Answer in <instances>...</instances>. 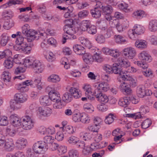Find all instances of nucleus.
I'll use <instances>...</instances> for the list:
<instances>
[{
    "label": "nucleus",
    "mask_w": 157,
    "mask_h": 157,
    "mask_svg": "<svg viewBox=\"0 0 157 157\" xmlns=\"http://www.w3.org/2000/svg\"><path fill=\"white\" fill-rule=\"evenodd\" d=\"M129 101L127 97L120 98L118 101V104L121 106L126 107L129 104Z\"/></svg>",
    "instance_id": "nucleus-41"
},
{
    "label": "nucleus",
    "mask_w": 157,
    "mask_h": 157,
    "mask_svg": "<svg viewBox=\"0 0 157 157\" xmlns=\"http://www.w3.org/2000/svg\"><path fill=\"white\" fill-rule=\"evenodd\" d=\"M94 88V94H98L102 92L108 91L109 88V84L106 82H98L94 83L93 85Z\"/></svg>",
    "instance_id": "nucleus-6"
},
{
    "label": "nucleus",
    "mask_w": 157,
    "mask_h": 157,
    "mask_svg": "<svg viewBox=\"0 0 157 157\" xmlns=\"http://www.w3.org/2000/svg\"><path fill=\"white\" fill-rule=\"evenodd\" d=\"M9 124L8 117L5 116H1L0 117V125L5 126Z\"/></svg>",
    "instance_id": "nucleus-62"
},
{
    "label": "nucleus",
    "mask_w": 157,
    "mask_h": 157,
    "mask_svg": "<svg viewBox=\"0 0 157 157\" xmlns=\"http://www.w3.org/2000/svg\"><path fill=\"white\" fill-rule=\"evenodd\" d=\"M48 148L47 144L42 141H37L34 144L33 147V150L37 154H43Z\"/></svg>",
    "instance_id": "nucleus-4"
},
{
    "label": "nucleus",
    "mask_w": 157,
    "mask_h": 157,
    "mask_svg": "<svg viewBox=\"0 0 157 157\" xmlns=\"http://www.w3.org/2000/svg\"><path fill=\"white\" fill-rule=\"evenodd\" d=\"M49 98L51 101L55 102L56 101H59L61 99L60 94L58 92L55 90H51L48 94Z\"/></svg>",
    "instance_id": "nucleus-20"
},
{
    "label": "nucleus",
    "mask_w": 157,
    "mask_h": 157,
    "mask_svg": "<svg viewBox=\"0 0 157 157\" xmlns=\"http://www.w3.org/2000/svg\"><path fill=\"white\" fill-rule=\"evenodd\" d=\"M10 120L12 125L17 129L22 131L21 120L19 116L16 114H12L10 116Z\"/></svg>",
    "instance_id": "nucleus-7"
},
{
    "label": "nucleus",
    "mask_w": 157,
    "mask_h": 157,
    "mask_svg": "<svg viewBox=\"0 0 157 157\" xmlns=\"http://www.w3.org/2000/svg\"><path fill=\"white\" fill-rule=\"evenodd\" d=\"M79 138L75 136H72L68 138L67 141L71 144L75 145L78 143L79 141Z\"/></svg>",
    "instance_id": "nucleus-58"
},
{
    "label": "nucleus",
    "mask_w": 157,
    "mask_h": 157,
    "mask_svg": "<svg viewBox=\"0 0 157 157\" xmlns=\"http://www.w3.org/2000/svg\"><path fill=\"white\" fill-rule=\"evenodd\" d=\"M21 1L19 0H9L6 3L3 5L5 8L9 7L13 5L19 4Z\"/></svg>",
    "instance_id": "nucleus-57"
},
{
    "label": "nucleus",
    "mask_w": 157,
    "mask_h": 157,
    "mask_svg": "<svg viewBox=\"0 0 157 157\" xmlns=\"http://www.w3.org/2000/svg\"><path fill=\"white\" fill-rule=\"evenodd\" d=\"M21 131V130L17 129H15L11 127H8L6 129V132L7 133L12 136H14L17 132H20Z\"/></svg>",
    "instance_id": "nucleus-52"
},
{
    "label": "nucleus",
    "mask_w": 157,
    "mask_h": 157,
    "mask_svg": "<svg viewBox=\"0 0 157 157\" xmlns=\"http://www.w3.org/2000/svg\"><path fill=\"white\" fill-rule=\"evenodd\" d=\"M138 57L140 60L144 62H150L152 60L151 56L146 51H141L138 54Z\"/></svg>",
    "instance_id": "nucleus-13"
},
{
    "label": "nucleus",
    "mask_w": 157,
    "mask_h": 157,
    "mask_svg": "<svg viewBox=\"0 0 157 157\" xmlns=\"http://www.w3.org/2000/svg\"><path fill=\"white\" fill-rule=\"evenodd\" d=\"M73 8L71 6H69L67 9L65 11V14L64 17L65 18H69L72 17L73 16Z\"/></svg>",
    "instance_id": "nucleus-35"
},
{
    "label": "nucleus",
    "mask_w": 157,
    "mask_h": 157,
    "mask_svg": "<svg viewBox=\"0 0 157 157\" xmlns=\"http://www.w3.org/2000/svg\"><path fill=\"white\" fill-rule=\"evenodd\" d=\"M114 38L115 42L118 44H124L128 42V41L123 36L120 35H115Z\"/></svg>",
    "instance_id": "nucleus-34"
},
{
    "label": "nucleus",
    "mask_w": 157,
    "mask_h": 157,
    "mask_svg": "<svg viewBox=\"0 0 157 157\" xmlns=\"http://www.w3.org/2000/svg\"><path fill=\"white\" fill-rule=\"evenodd\" d=\"M14 144L13 140L11 139H6L4 144L5 148L8 151H11L13 148Z\"/></svg>",
    "instance_id": "nucleus-26"
},
{
    "label": "nucleus",
    "mask_w": 157,
    "mask_h": 157,
    "mask_svg": "<svg viewBox=\"0 0 157 157\" xmlns=\"http://www.w3.org/2000/svg\"><path fill=\"white\" fill-rule=\"evenodd\" d=\"M74 51L76 54L78 55H82L85 52L84 48L79 44L75 45L73 46Z\"/></svg>",
    "instance_id": "nucleus-25"
},
{
    "label": "nucleus",
    "mask_w": 157,
    "mask_h": 157,
    "mask_svg": "<svg viewBox=\"0 0 157 157\" xmlns=\"http://www.w3.org/2000/svg\"><path fill=\"white\" fill-rule=\"evenodd\" d=\"M136 92L138 96L140 98H143L145 96V90L141 86L137 88Z\"/></svg>",
    "instance_id": "nucleus-43"
},
{
    "label": "nucleus",
    "mask_w": 157,
    "mask_h": 157,
    "mask_svg": "<svg viewBox=\"0 0 157 157\" xmlns=\"http://www.w3.org/2000/svg\"><path fill=\"white\" fill-rule=\"evenodd\" d=\"M16 147L19 149L24 148L27 144V140L25 138H20L18 139L15 143Z\"/></svg>",
    "instance_id": "nucleus-18"
},
{
    "label": "nucleus",
    "mask_w": 157,
    "mask_h": 157,
    "mask_svg": "<svg viewBox=\"0 0 157 157\" xmlns=\"http://www.w3.org/2000/svg\"><path fill=\"white\" fill-rule=\"evenodd\" d=\"M135 64L144 69L142 71L143 75L147 77L151 76L152 75V71L150 68H147L148 65L145 63H142L140 61H135L133 62Z\"/></svg>",
    "instance_id": "nucleus-9"
},
{
    "label": "nucleus",
    "mask_w": 157,
    "mask_h": 157,
    "mask_svg": "<svg viewBox=\"0 0 157 157\" xmlns=\"http://www.w3.org/2000/svg\"><path fill=\"white\" fill-rule=\"evenodd\" d=\"M19 103L14 99L11 100L10 102V108L13 110H17L20 109L21 106Z\"/></svg>",
    "instance_id": "nucleus-30"
},
{
    "label": "nucleus",
    "mask_w": 157,
    "mask_h": 157,
    "mask_svg": "<svg viewBox=\"0 0 157 157\" xmlns=\"http://www.w3.org/2000/svg\"><path fill=\"white\" fill-rule=\"evenodd\" d=\"M34 63L32 68L34 72L38 74L42 73L45 69V65L43 63L36 59Z\"/></svg>",
    "instance_id": "nucleus-11"
},
{
    "label": "nucleus",
    "mask_w": 157,
    "mask_h": 157,
    "mask_svg": "<svg viewBox=\"0 0 157 157\" xmlns=\"http://www.w3.org/2000/svg\"><path fill=\"white\" fill-rule=\"evenodd\" d=\"M133 28L138 36L143 34L145 31L144 27L140 25H135Z\"/></svg>",
    "instance_id": "nucleus-29"
},
{
    "label": "nucleus",
    "mask_w": 157,
    "mask_h": 157,
    "mask_svg": "<svg viewBox=\"0 0 157 157\" xmlns=\"http://www.w3.org/2000/svg\"><path fill=\"white\" fill-rule=\"evenodd\" d=\"M117 62L119 64L123 67L125 68L127 70L128 68L130 67V63L128 61H124L123 57H119L117 59Z\"/></svg>",
    "instance_id": "nucleus-28"
},
{
    "label": "nucleus",
    "mask_w": 157,
    "mask_h": 157,
    "mask_svg": "<svg viewBox=\"0 0 157 157\" xmlns=\"http://www.w3.org/2000/svg\"><path fill=\"white\" fill-rule=\"evenodd\" d=\"M84 109L87 113H91L94 111V108L93 106L89 103L85 104L83 106Z\"/></svg>",
    "instance_id": "nucleus-53"
},
{
    "label": "nucleus",
    "mask_w": 157,
    "mask_h": 157,
    "mask_svg": "<svg viewBox=\"0 0 157 157\" xmlns=\"http://www.w3.org/2000/svg\"><path fill=\"white\" fill-rule=\"evenodd\" d=\"M30 80H26L21 83L17 84L15 85V88L20 91L25 92L29 90L28 86H30Z\"/></svg>",
    "instance_id": "nucleus-12"
},
{
    "label": "nucleus",
    "mask_w": 157,
    "mask_h": 157,
    "mask_svg": "<svg viewBox=\"0 0 157 157\" xmlns=\"http://www.w3.org/2000/svg\"><path fill=\"white\" fill-rule=\"evenodd\" d=\"M22 56L21 55L16 54L14 56L13 59L12 61L14 63L20 64L21 63V61L22 60Z\"/></svg>",
    "instance_id": "nucleus-59"
},
{
    "label": "nucleus",
    "mask_w": 157,
    "mask_h": 157,
    "mask_svg": "<svg viewBox=\"0 0 157 157\" xmlns=\"http://www.w3.org/2000/svg\"><path fill=\"white\" fill-rule=\"evenodd\" d=\"M148 29L151 32H155L157 31V20H152L149 23Z\"/></svg>",
    "instance_id": "nucleus-31"
},
{
    "label": "nucleus",
    "mask_w": 157,
    "mask_h": 157,
    "mask_svg": "<svg viewBox=\"0 0 157 157\" xmlns=\"http://www.w3.org/2000/svg\"><path fill=\"white\" fill-rule=\"evenodd\" d=\"M12 55V52L9 49L5 50L3 52L0 51V60L6 57H10Z\"/></svg>",
    "instance_id": "nucleus-44"
},
{
    "label": "nucleus",
    "mask_w": 157,
    "mask_h": 157,
    "mask_svg": "<svg viewBox=\"0 0 157 157\" xmlns=\"http://www.w3.org/2000/svg\"><path fill=\"white\" fill-rule=\"evenodd\" d=\"M94 94L98 101L101 103H106L108 101V98L105 94L101 93Z\"/></svg>",
    "instance_id": "nucleus-19"
},
{
    "label": "nucleus",
    "mask_w": 157,
    "mask_h": 157,
    "mask_svg": "<svg viewBox=\"0 0 157 157\" xmlns=\"http://www.w3.org/2000/svg\"><path fill=\"white\" fill-rule=\"evenodd\" d=\"M13 61L10 59H7L4 61L3 63L4 66L6 68L10 69L11 68L13 65Z\"/></svg>",
    "instance_id": "nucleus-64"
},
{
    "label": "nucleus",
    "mask_w": 157,
    "mask_h": 157,
    "mask_svg": "<svg viewBox=\"0 0 157 157\" xmlns=\"http://www.w3.org/2000/svg\"><path fill=\"white\" fill-rule=\"evenodd\" d=\"M48 81L49 82L56 83L59 82L60 81V78L59 76L52 74L48 77Z\"/></svg>",
    "instance_id": "nucleus-48"
},
{
    "label": "nucleus",
    "mask_w": 157,
    "mask_h": 157,
    "mask_svg": "<svg viewBox=\"0 0 157 157\" xmlns=\"http://www.w3.org/2000/svg\"><path fill=\"white\" fill-rule=\"evenodd\" d=\"M15 43L13 47L15 50L26 54L30 53L31 48L28 46L22 36L20 35L17 37Z\"/></svg>",
    "instance_id": "nucleus-1"
},
{
    "label": "nucleus",
    "mask_w": 157,
    "mask_h": 157,
    "mask_svg": "<svg viewBox=\"0 0 157 157\" xmlns=\"http://www.w3.org/2000/svg\"><path fill=\"white\" fill-rule=\"evenodd\" d=\"M112 73L118 74L122 71L120 65L117 63H114L112 65Z\"/></svg>",
    "instance_id": "nucleus-45"
},
{
    "label": "nucleus",
    "mask_w": 157,
    "mask_h": 157,
    "mask_svg": "<svg viewBox=\"0 0 157 157\" xmlns=\"http://www.w3.org/2000/svg\"><path fill=\"white\" fill-rule=\"evenodd\" d=\"M90 121V117L87 114L83 113L81 114V121L83 123L88 124Z\"/></svg>",
    "instance_id": "nucleus-50"
},
{
    "label": "nucleus",
    "mask_w": 157,
    "mask_h": 157,
    "mask_svg": "<svg viewBox=\"0 0 157 157\" xmlns=\"http://www.w3.org/2000/svg\"><path fill=\"white\" fill-rule=\"evenodd\" d=\"M36 59L32 57H27L24 59L23 64L26 67L31 66L32 67Z\"/></svg>",
    "instance_id": "nucleus-27"
},
{
    "label": "nucleus",
    "mask_w": 157,
    "mask_h": 157,
    "mask_svg": "<svg viewBox=\"0 0 157 157\" xmlns=\"http://www.w3.org/2000/svg\"><path fill=\"white\" fill-rule=\"evenodd\" d=\"M31 29L29 25L25 24L22 27V33L24 35L26 36Z\"/></svg>",
    "instance_id": "nucleus-63"
},
{
    "label": "nucleus",
    "mask_w": 157,
    "mask_h": 157,
    "mask_svg": "<svg viewBox=\"0 0 157 157\" xmlns=\"http://www.w3.org/2000/svg\"><path fill=\"white\" fill-rule=\"evenodd\" d=\"M144 12L142 10H137L135 11L132 14L133 17L140 19L143 18L144 15Z\"/></svg>",
    "instance_id": "nucleus-39"
},
{
    "label": "nucleus",
    "mask_w": 157,
    "mask_h": 157,
    "mask_svg": "<svg viewBox=\"0 0 157 157\" xmlns=\"http://www.w3.org/2000/svg\"><path fill=\"white\" fill-rule=\"evenodd\" d=\"M114 116L113 114L109 113L106 116L105 120V122L106 124H110L114 121Z\"/></svg>",
    "instance_id": "nucleus-55"
},
{
    "label": "nucleus",
    "mask_w": 157,
    "mask_h": 157,
    "mask_svg": "<svg viewBox=\"0 0 157 157\" xmlns=\"http://www.w3.org/2000/svg\"><path fill=\"white\" fill-rule=\"evenodd\" d=\"M101 33L106 38L110 37L113 34V28L112 27H102L101 28Z\"/></svg>",
    "instance_id": "nucleus-17"
},
{
    "label": "nucleus",
    "mask_w": 157,
    "mask_h": 157,
    "mask_svg": "<svg viewBox=\"0 0 157 157\" xmlns=\"http://www.w3.org/2000/svg\"><path fill=\"white\" fill-rule=\"evenodd\" d=\"M120 90L122 92H125L127 94H129L131 92V89L130 86L126 83H121L119 87Z\"/></svg>",
    "instance_id": "nucleus-24"
},
{
    "label": "nucleus",
    "mask_w": 157,
    "mask_h": 157,
    "mask_svg": "<svg viewBox=\"0 0 157 157\" xmlns=\"http://www.w3.org/2000/svg\"><path fill=\"white\" fill-rule=\"evenodd\" d=\"M46 59L49 62H52L56 59V56L51 52H48L45 55Z\"/></svg>",
    "instance_id": "nucleus-49"
},
{
    "label": "nucleus",
    "mask_w": 157,
    "mask_h": 157,
    "mask_svg": "<svg viewBox=\"0 0 157 157\" xmlns=\"http://www.w3.org/2000/svg\"><path fill=\"white\" fill-rule=\"evenodd\" d=\"M90 25V22L89 21L83 20L80 23V28L82 31H86Z\"/></svg>",
    "instance_id": "nucleus-37"
},
{
    "label": "nucleus",
    "mask_w": 157,
    "mask_h": 157,
    "mask_svg": "<svg viewBox=\"0 0 157 157\" xmlns=\"http://www.w3.org/2000/svg\"><path fill=\"white\" fill-rule=\"evenodd\" d=\"M11 77V74L8 71H4L2 75V78L5 83L10 81Z\"/></svg>",
    "instance_id": "nucleus-42"
},
{
    "label": "nucleus",
    "mask_w": 157,
    "mask_h": 157,
    "mask_svg": "<svg viewBox=\"0 0 157 157\" xmlns=\"http://www.w3.org/2000/svg\"><path fill=\"white\" fill-rule=\"evenodd\" d=\"M86 42L84 45L88 48L90 49L92 52H96V51H98V49L94 47L93 46L91 43L88 39L86 41Z\"/></svg>",
    "instance_id": "nucleus-51"
},
{
    "label": "nucleus",
    "mask_w": 157,
    "mask_h": 157,
    "mask_svg": "<svg viewBox=\"0 0 157 157\" xmlns=\"http://www.w3.org/2000/svg\"><path fill=\"white\" fill-rule=\"evenodd\" d=\"M52 112V109L48 107H40L36 110V114L39 117H47L49 116Z\"/></svg>",
    "instance_id": "nucleus-8"
},
{
    "label": "nucleus",
    "mask_w": 157,
    "mask_h": 157,
    "mask_svg": "<svg viewBox=\"0 0 157 157\" xmlns=\"http://www.w3.org/2000/svg\"><path fill=\"white\" fill-rule=\"evenodd\" d=\"M65 32L63 35V38L64 40L63 41V43L64 44L66 42V40L68 39L71 40L75 39L76 38V36L74 35L76 32V29L74 28L66 25L64 29Z\"/></svg>",
    "instance_id": "nucleus-3"
},
{
    "label": "nucleus",
    "mask_w": 157,
    "mask_h": 157,
    "mask_svg": "<svg viewBox=\"0 0 157 157\" xmlns=\"http://www.w3.org/2000/svg\"><path fill=\"white\" fill-rule=\"evenodd\" d=\"M28 98L27 95L25 94L17 93L14 96V100L19 102L23 103L26 101Z\"/></svg>",
    "instance_id": "nucleus-15"
},
{
    "label": "nucleus",
    "mask_w": 157,
    "mask_h": 157,
    "mask_svg": "<svg viewBox=\"0 0 157 157\" xmlns=\"http://www.w3.org/2000/svg\"><path fill=\"white\" fill-rule=\"evenodd\" d=\"M41 77L40 76L36 77L33 81L32 82L30 80V86L31 87L34 88L36 86L37 89L41 90L42 89V83L41 82Z\"/></svg>",
    "instance_id": "nucleus-16"
},
{
    "label": "nucleus",
    "mask_w": 157,
    "mask_h": 157,
    "mask_svg": "<svg viewBox=\"0 0 157 157\" xmlns=\"http://www.w3.org/2000/svg\"><path fill=\"white\" fill-rule=\"evenodd\" d=\"M28 42H31L34 40L41 39H44L47 38L46 33L44 32H41L31 29L26 36Z\"/></svg>",
    "instance_id": "nucleus-2"
},
{
    "label": "nucleus",
    "mask_w": 157,
    "mask_h": 157,
    "mask_svg": "<svg viewBox=\"0 0 157 157\" xmlns=\"http://www.w3.org/2000/svg\"><path fill=\"white\" fill-rule=\"evenodd\" d=\"M99 8L95 7L91 10V13L92 16L96 18H98L101 16V11Z\"/></svg>",
    "instance_id": "nucleus-38"
},
{
    "label": "nucleus",
    "mask_w": 157,
    "mask_h": 157,
    "mask_svg": "<svg viewBox=\"0 0 157 157\" xmlns=\"http://www.w3.org/2000/svg\"><path fill=\"white\" fill-rule=\"evenodd\" d=\"M93 135L90 133L81 132L79 134V137L85 141H89L92 139Z\"/></svg>",
    "instance_id": "nucleus-22"
},
{
    "label": "nucleus",
    "mask_w": 157,
    "mask_h": 157,
    "mask_svg": "<svg viewBox=\"0 0 157 157\" xmlns=\"http://www.w3.org/2000/svg\"><path fill=\"white\" fill-rule=\"evenodd\" d=\"M40 102L42 105L45 106L49 105L51 104V100L48 96L41 97L40 99Z\"/></svg>",
    "instance_id": "nucleus-33"
},
{
    "label": "nucleus",
    "mask_w": 157,
    "mask_h": 157,
    "mask_svg": "<svg viewBox=\"0 0 157 157\" xmlns=\"http://www.w3.org/2000/svg\"><path fill=\"white\" fill-rule=\"evenodd\" d=\"M101 9L104 14H110L113 11V8L110 6H103Z\"/></svg>",
    "instance_id": "nucleus-56"
},
{
    "label": "nucleus",
    "mask_w": 157,
    "mask_h": 157,
    "mask_svg": "<svg viewBox=\"0 0 157 157\" xmlns=\"http://www.w3.org/2000/svg\"><path fill=\"white\" fill-rule=\"evenodd\" d=\"M147 42L142 40H137L135 43V47L139 49L142 50L147 48Z\"/></svg>",
    "instance_id": "nucleus-21"
},
{
    "label": "nucleus",
    "mask_w": 157,
    "mask_h": 157,
    "mask_svg": "<svg viewBox=\"0 0 157 157\" xmlns=\"http://www.w3.org/2000/svg\"><path fill=\"white\" fill-rule=\"evenodd\" d=\"M54 138L51 136H46L44 138L43 142L46 144L48 147V144H50L53 142Z\"/></svg>",
    "instance_id": "nucleus-61"
},
{
    "label": "nucleus",
    "mask_w": 157,
    "mask_h": 157,
    "mask_svg": "<svg viewBox=\"0 0 157 157\" xmlns=\"http://www.w3.org/2000/svg\"><path fill=\"white\" fill-rule=\"evenodd\" d=\"M69 91L75 98H78L81 97V91L79 89L72 87L70 89Z\"/></svg>",
    "instance_id": "nucleus-23"
},
{
    "label": "nucleus",
    "mask_w": 157,
    "mask_h": 157,
    "mask_svg": "<svg viewBox=\"0 0 157 157\" xmlns=\"http://www.w3.org/2000/svg\"><path fill=\"white\" fill-rule=\"evenodd\" d=\"M14 25V23L12 21L7 20L6 21L3 25V27L4 29L9 30Z\"/></svg>",
    "instance_id": "nucleus-60"
},
{
    "label": "nucleus",
    "mask_w": 157,
    "mask_h": 157,
    "mask_svg": "<svg viewBox=\"0 0 157 157\" xmlns=\"http://www.w3.org/2000/svg\"><path fill=\"white\" fill-rule=\"evenodd\" d=\"M2 16L5 18H11L14 16V13L11 10H5L2 13Z\"/></svg>",
    "instance_id": "nucleus-54"
},
{
    "label": "nucleus",
    "mask_w": 157,
    "mask_h": 157,
    "mask_svg": "<svg viewBox=\"0 0 157 157\" xmlns=\"http://www.w3.org/2000/svg\"><path fill=\"white\" fill-rule=\"evenodd\" d=\"M93 61L98 63H101L103 61V58L102 56L99 53L96 52L93 56Z\"/></svg>",
    "instance_id": "nucleus-46"
},
{
    "label": "nucleus",
    "mask_w": 157,
    "mask_h": 157,
    "mask_svg": "<svg viewBox=\"0 0 157 157\" xmlns=\"http://www.w3.org/2000/svg\"><path fill=\"white\" fill-rule=\"evenodd\" d=\"M62 98L63 101L66 102H69L72 100L73 97L70 93L66 92L63 94Z\"/></svg>",
    "instance_id": "nucleus-47"
},
{
    "label": "nucleus",
    "mask_w": 157,
    "mask_h": 157,
    "mask_svg": "<svg viewBox=\"0 0 157 157\" xmlns=\"http://www.w3.org/2000/svg\"><path fill=\"white\" fill-rule=\"evenodd\" d=\"M119 8L125 12H129L131 9L129 8L128 5L124 2L121 3L118 5Z\"/></svg>",
    "instance_id": "nucleus-40"
},
{
    "label": "nucleus",
    "mask_w": 157,
    "mask_h": 157,
    "mask_svg": "<svg viewBox=\"0 0 157 157\" xmlns=\"http://www.w3.org/2000/svg\"><path fill=\"white\" fill-rule=\"evenodd\" d=\"M10 37L7 33H4L1 36V44L2 46H5L10 40Z\"/></svg>",
    "instance_id": "nucleus-32"
},
{
    "label": "nucleus",
    "mask_w": 157,
    "mask_h": 157,
    "mask_svg": "<svg viewBox=\"0 0 157 157\" xmlns=\"http://www.w3.org/2000/svg\"><path fill=\"white\" fill-rule=\"evenodd\" d=\"M123 55L127 59H132L136 56V49L132 47H127L122 51Z\"/></svg>",
    "instance_id": "nucleus-10"
},
{
    "label": "nucleus",
    "mask_w": 157,
    "mask_h": 157,
    "mask_svg": "<svg viewBox=\"0 0 157 157\" xmlns=\"http://www.w3.org/2000/svg\"><path fill=\"white\" fill-rule=\"evenodd\" d=\"M82 88L85 92L86 95L88 98L91 100L94 99V98L91 96L92 95V90L90 85L87 84H85L83 85Z\"/></svg>",
    "instance_id": "nucleus-14"
},
{
    "label": "nucleus",
    "mask_w": 157,
    "mask_h": 157,
    "mask_svg": "<svg viewBox=\"0 0 157 157\" xmlns=\"http://www.w3.org/2000/svg\"><path fill=\"white\" fill-rule=\"evenodd\" d=\"M22 128L29 130L34 127V122L31 118L28 116H25L21 118Z\"/></svg>",
    "instance_id": "nucleus-5"
},
{
    "label": "nucleus",
    "mask_w": 157,
    "mask_h": 157,
    "mask_svg": "<svg viewBox=\"0 0 157 157\" xmlns=\"http://www.w3.org/2000/svg\"><path fill=\"white\" fill-rule=\"evenodd\" d=\"M84 61L87 64L91 63L93 62V56L89 53H85L82 57Z\"/></svg>",
    "instance_id": "nucleus-36"
}]
</instances>
